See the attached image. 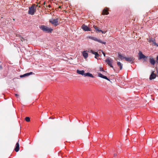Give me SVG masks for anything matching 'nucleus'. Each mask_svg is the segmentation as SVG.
Listing matches in <instances>:
<instances>
[{
  "label": "nucleus",
  "mask_w": 158,
  "mask_h": 158,
  "mask_svg": "<svg viewBox=\"0 0 158 158\" xmlns=\"http://www.w3.org/2000/svg\"><path fill=\"white\" fill-rule=\"evenodd\" d=\"M40 28L43 31L47 33H51L53 29L44 25H41Z\"/></svg>",
  "instance_id": "1"
},
{
  "label": "nucleus",
  "mask_w": 158,
  "mask_h": 158,
  "mask_svg": "<svg viewBox=\"0 0 158 158\" xmlns=\"http://www.w3.org/2000/svg\"><path fill=\"white\" fill-rule=\"evenodd\" d=\"M36 8L35 5L33 4L31 6L29 7L28 14L31 15H34L36 11Z\"/></svg>",
  "instance_id": "2"
},
{
  "label": "nucleus",
  "mask_w": 158,
  "mask_h": 158,
  "mask_svg": "<svg viewBox=\"0 0 158 158\" xmlns=\"http://www.w3.org/2000/svg\"><path fill=\"white\" fill-rule=\"evenodd\" d=\"M49 22L55 26H57L58 24V19L56 18V19H51L49 20Z\"/></svg>",
  "instance_id": "3"
},
{
  "label": "nucleus",
  "mask_w": 158,
  "mask_h": 158,
  "mask_svg": "<svg viewBox=\"0 0 158 158\" xmlns=\"http://www.w3.org/2000/svg\"><path fill=\"white\" fill-rule=\"evenodd\" d=\"M87 38H89V39H91L93 40H94L95 41L98 42H99L100 43H101L102 44H106V42H103V41H102V40H100L98 39L95 37H92L91 36H89L87 37Z\"/></svg>",
  "instance_id": "4"
},
{
  "label": "nucleus",
  "mask_w": 158,
  "mask_h": 158,
  "mask_svg": "<svg viewBox=\"0 0 158 158\" xmlns=\"http://www.w3.org/2000/svg\"><path fill=\"white\" fill-rule=\"evenodd\" d=\"M105 62L110 67L113 69L114 68V67L112 64L113 62V60H112L111 59H110L109 58H108L105 60Z\"/></svg>",
  "instance_id": "5"
},
{
  "label": "nucleus",
  "mask_w": 158,
  "mask_h": 158,
  "mask_svg": "<svg viewBox=\"0 0 158 158\" xmlns=\"http://www.w3.org/2000/svg\"><path fill=\"white\" fill-rule=\"evenodd\" d=\"M125 60L131 63H132L134 60V59L133 57L130 56L127 57H126V58H125Z\"/></svg>",
  "instance_id": "6"
},
{
  "label": "nucleus",
  "mask_w": 158,
  "mask_h": 158,
  "mask_svg": "<svg viewBox=\"0 0 158 158\" xmlns=\"http://www.w3.org/2000/svg\"><path fill=\"white\" fill-rule=\"evenodd\" d=\"M81 28L85 31H91V29L90 28H89L87 26L84 24H83Z\"/></svg>",
  "instance_id": "7"
},
{
  "label": "nucleus",
  "mask_w": 158,
  "mask_h": 158,
  "mask_svg": "<svg viewBox=\"0 0 158 158\" xmlns=\"http://www.w3.org/2000/svg\"><path fill=\"white\" fill-rule=\"evenodd\" d=\"M139 60L141 59H145V58H147L148 57H146L145 56L143 55L141 51L139 52Z\"/></svg>",
  "instance_id": "8"
},
{
  "label": "nucleus",
  "mask_w": 158,
  "mask_h": 158,
  "mask_svg": "<svg viewBox=\"0 0 158 158\" xmlns=\"http://www.w3.org/2000/svg\"><path fill=\"white\" fill-rule=\"evenodd\" d=\"M19 140L18 141V142L17 143L15 147V150L16 152H18L19 149Z\"/></svg>",
  "instance_id": "9"
},
{
  "label": "nucleus",
  "mask_w": 158,
  "mask_h": 158,
  "mask_svg": "<svg viewBox=\"0 0 158 158\" xmlns=\"http://www.w3.org/2000/svg\"><path fill=\"white\" fill-rule=\"evenodd\" d=\"M108 8H105L103 10L102 14L103 15H107L109 14Z\"/></svg>",
  "instance_id": "10"
},
{
  "label": "nucleus",
  "mask_w": 158,
  "mask_h": 158,
  "mask_svg": "<svg viewBox=\"0 0 158 158\" xmlns=\"http://www.w3.org/2000/svg\"><path fill=\"white\" fill-rule=\"evenodd\" d=\"M98 76L101 77L102 78L106 79L108 81H110V80L106 76L103 75L102 74L100 73H98Z\"/></svg>",
  "instance_id": "11"
},
{
  "label": "nucleus",
  "mask_w": 158,
  "mask_h": 158,
  "mask_svg": "<svg viewBox=\"0 0 158 158\" xmlns=\"http://www.w3.org/2000/svg\"><path fill=\"white\" fill-rule=\"evenodd\" d=\"M82 54L85 59H86L88 56V54L86 51H84L82 52Z\"/></svg>",
  "instance_id": "12"
},
{
  "label": "nucleus",
  "mask_w": 158,
  "mask_h": 158,
  "mask_svg": "<svg viewBox=\"0 0 158 158\" xmlns=\"http://www.w3.org/2000/svg\"><path fill=\"white\" fill-rule=\"evenodd\" d=\"M77 73L81 75H84L85 71L84 70H77Z\"/></svg>",
  "instance_id": "13"
},
{
  "label": "nucleus",
  "mask_w": 158,
  "mask_h": 158,
  "mask_svg": "<svg viewBox=\"0 0 158 158\" xmlns=\"http://www.w3.org/2000/svg\"><path fill=\"white\" fill-rule=\"evenodd\" d=\"M156 75L153 72H152L150 77V80L153 79L156 77Z\"/></svg>",
  "instance_id": "14"
},
{
  "label": "nucleus",
  "mask_w": 158,
  "mask_h": 158,
  "mask_svg": "<svg viewBox=\"0 0 158 158\" xmlns=\"http://www.w3.org/2000/svg\"><path fill=\"white\" fill-rule=\"evenodd\" d=\"M84 76L85 77L89 76L91 77H94V76L93 75L89 73H84Z\"/></svg>",
  "instance_id": "15"
},
{
  "label": "nucleus",
  "mask_w": 158,
  "mask_h": 158,
  "mask_svg": "<svg viewBox=\"0 0 158 158\" xmlns=\"http://www.w3.org/2000/svg\"><path fill=\"white\" fill-rule=\"evenodd\" d=\"M118 56L119 57L121 60H123V59H125L126 57L123 56L121 53H118Z\"/></svg>",
  "instance_id": "16"
},
{
  "label": "nucleus",
  "mask_w": 158,
  "mask_h": 158,
  "mask_svg": "<svg viewBox=\"0 0 158 158\" xmlns=\"http://www.w3.org/2000/svg\"><path fill=\"white\" fill-rule=\"evenodd\" d=\"M32 74V72H31L29 73H25L23 75H21L20 76V77H25L27 76H28L31 74Z\"/></svg>",
  "instance_id": "17"
},
{
  "label": "nucleus",
  "mask_w": 158,
  "mask_h": 158,
  "mask_svg": "<svg viewBox=\"0 0 158 158\" xmlns=\"http://www.w3.org/2000/svg\"><path fill=\"white\" fill-rule=\"evenodd\" d=\"M117 64L118 66L120 68V69L121 70L123 68V64L120 62L118 61L117 62Z\"/></svg>",
  "instance_id": "18"
},
{
  "label": "nucleus",
  "mask_w": 158,
  "mask_h": 158,
  "mask_svg": "<svg viewBox=\"0 0 158 158\" xmlns=\"http://www.w3.org/2000/svg\"><path fill=\"white\" fill-rule=\"evenodd\" d=\"M150 61L151 63L153 65H154L155 63V61L153 58L151 57L150 59Z\"/></svg>",
  "instance_id": "19"
},
{
  "label": "nucleus",
  "mask_w": 158,
  "mask_h": 158,
  "mask_svg": "<svg viewBox=\"0 0 158 158\" xmlns=\"http://www.w3.org/2000/svg\"><path fill=\"white\" fill-rule=\"evenodd\" d=\"M93 27L94 28V29H95L96 31L97 32H100L101 30H99L98 29V27H97V26H96L95 25H94Z\"/></svg>",
  "instance_id": "20"
},
{
  "label": "nucleus",
  "mask_w": 158,
  "mask_h": 158,
  "mask_svg": "<svg viewBox=\"0 0 158 158\" xmlns=\"http://www.w3.org/2000/svg\"><path fill=\"white\" fill-rule=\"evenodd\" d=\"M25 119L26 121L27 122H29L30 121V118L29 117H26Z\"/></svg>",
  "instance_id": "21"
},
{
  "label": "nucleus",
  "mask_w": 158,
  "mask_h": 158,
  "mask_svg": "<svg viewBox=\"0 0 158 158\" xmlns=\"http://www.w3.org/2000/svg\"><path fill=\"white\" fill-rule=\"evenodd\" d=\"M152 42L155 45L158 46V45L156 43L155 40L154 39H153V41Z\"/></svg>",
  "instance_id": "22"
},
{
  "label": "nucleus",
  "mask_w": 158,
  "mask_h": 158,
  "mask_svg": "<svg viewBox=\"0 0 158 158\" xmlns=\"http://www.w3.org/2000/svg\"><path fill=\"white\" fill-rule=\"evenodd\" d=\"M90 52L92 54H94V55H95L97 54V52H95L93 50H90Z\"/></svg>",
  "instance_id": "23"
},
{
  "label": "nucleus",
  "mask_w": 158,
  "mask_h": 158,
  "mask_svg": "<svg viewBox=\"0 0 158 158\" xmlns=\"http://www.w3.org/2000/svg\"><path fill=\"white\" fill-rule=\"evenodd\" d=\"M95 58L98 59V57L99 56V55L98 54V53H97V54H95Z\"/></svg>",
  "instance_id": "24"
},
{
  "label": "nucleus",
  "mask_w": 158,
  "mask_h": 158,
  "mask_svg": "<svg viewBox=\"0 0 158 158\" xmlns=\"http://www.w3.org/2000/svg\"><path fill=\"white\" fill-rule=\"evenodd\" d=\"M153 39L152 38H150L148 40V41L149 42H152L153 41Z\"/></svg>",
  "instance_id": "25"
},
{
  "label": "nucleus",
  "mask_w": 158,
  "mask_h": 158,
  "mask_svg": "<svg viewBox=\"0 0 158 158\" xmlns=\"http://www.w3.org/2000/svg\"><path fill=\"white\" fill-rule=\"evenodd\" d=\"M99 70L100 71H104V70H103V68H102V67H100V68H99Z\"/></svg>",
  "instance_id": "26"
},
{
  "label": "nucleus",
  "mask_w": 158,
  "mask_h": 158,
  "mask_svg": "<svg viewBox=\"0 0 158 158\" xmlns=\"http://www.w3.org/2000/svg\"><path fill=\"white\" fill-rule=\"evenodd\" d=\"M100 32H101L103 34H105L106 33V31H102V30H101Z\"/></svg>",
  "instance_id": "27"
},
{
  "label": "nucleus",
  "mask_w": 158,
  "mask_h": 158,
  "mask_svg": "<svg viewBox=\"0 0 158 158\" xmlns=\"http://www.w3.org/2000/svg\"><path fill=\"white\" fill-rule=\"evenodd\" d=\"M102 54H103V55H104V56H106V54H105L104 53V52H103V51H102Z\"/></svg>",
  "instance_id": "28"
},
{
  "label": "nucleus",
  "mask_w": 158,
  "mask_h": 158,
  "mask_svg": "<svg viewBox=\"0 0 158 158\" xmlns=\"http://www.w3.org/2000/svg\"><path fill=\"white\" fill-rule=\"evenodd\" d=\"M15 96L16 97H18L19 96V95H18V94H15Z\"/></svg>",
  "instance_id": "29"
},
{
  "label": "nucleus",
  "mask_w": 158,
  "mask_h": 158,
  "mask_svg": "<svg viewBox=\"0 0 158 158\" xmlns=\"http://www.w3.org/2000/svg\"><path fill=\"white\" fill-rule=\"evenodd\" d=\"M156 60L158 61V56L156 57Z\"/></svg>",
  "instance_id": "30"
},
{
  "label": "nucleus",
  "mask_w": 158,
  "mask_h": 158,
  "mask_svg": "<svg viewBox=\"0 0 158 158\" xmlns=\"http://www.w3.org/2000/svg\"><path fill=\"white\" fill-rule=\"evenodd\" d=\"M44 4V5H45V2H44V4Z\"/></svg>",
  "instance_id": "31"
},
{
  "label": "nucleus",
  "mask_w": 158,
  "mask_h": 158,
  "mask_svg": "<svg viewBox=\"0 0 158 158\" xmlns=\"http://www.w3.org/2000/svg\"><path fill=\"white\" fill-rule=\"evenodd\" d=\"M116 155H117V154H114V156H116Z\"/></svg>",
  "instance_id": "32"
}]
</instances>
